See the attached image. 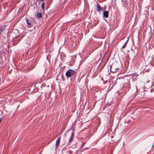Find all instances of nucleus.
Segmentation results:
<instances>
[{"label":"nucleus","instance_id":"17","mask_svg":"<svg viewBox=\"0 0 154 154\" xmlns=\"http://www.w3.org/2000/svg\"><path fill=\"white\" fill-rule=\"evenodd\" d=\"M2 120V119L1 118H0V122H1V121Z\"/></svg>","mask_w":154,"mask_h":154},{"label":"nucleus","instance_id":"2","mask_svg":"<svg viewBox=\"0 0 154 154\" xmlns=\"http://www.w3.org/2000/svg\"><path fill=\"white\" fill-rule=\"evenodd\" d=\"M72 131V133L71 136L70 137V138L69 140L68 144V145L70 144L72 142L74 138V129H73Z\"/></svg>","mask_w":154,"mask_h":154},{"label":"nucleus","instance_id":"11","mask_svg":"<svg viewBox=\"0 0 154 154\" xmlns=\"http://www.w3.org/2000/svg\"><path fill=\"white\" fill-rule=\"evenodd\" d=\"M61 79H63V81L65 80V79L64 78V76L63 74H62L61 75Z\"/></svg>","mask_w":154,"mask_h":154},{"label":"nucleus","instance_id":"9","mask_svg":"<svg viewBox=\"0 0 154 154\" xmlns=\"http://www.w3.org/2000/svg\"><path fill=\"white\" fill-rule=\"evenodd\" d=\"M41 6H42V9L44 11V9H45V3L44 2H43V3H42V4Z\"/></svg>","mask_w":154,"mask_h":154},{"label":"nucleus","instance_id":"20","mask_svg":"<svg viewBox=\"0 0 154 154\" xmlns=\"http://www.w3.org/2000/svg\"><path fill=\"white\" fill-rule=\"evenodd\" d=\"M41 88H42V86H41Z\"/></svg>","mask_w":154,"mask_h":154},{"label":"nucleus","instance_id":"12","mask_svg":"<svg viewBox=\"0 0 154 154\" xmlns=\"http://www.w3.org/2000/svg\"><path fill=\"white\" fill-rule=\"evenodd\" d=\"M3 31V27H0V32H2Z\"/></svg>","mask_w":154,"mask_h":154},{"label":"nucleus","instance_id":"1","mask_svg":"<svg viewBox=\"0 0 154 154\" xmlns=\"http://www.w3.org/2000/svg\"><path fill=\"white\" fill-rule=\"evenodd\" d=\"M77 72L76 69L73 70L69 69L66 72L65 75L67 79H68L71 77H75Z\"/></svg>","mask_w":154,"mask_h":154},{"label":"nucleus","instance_id":"14","mask_svg":"<svg viewBox=\"0 0 154 154\" xmlns=\"http://www.w3.org/2000/svg\"><path fill=\"white\" fill-rule=\"evenodd\" d=\"M150 70V69H147L146 70V71L147 72H149V70Z\"/></svg>","mask_w":154,"mask_h":154},{"label":"nucleus","instance_id":"15","mask_svg":"<svg viewBox=\"0 0 154 154\" xmlns=\"http://www.w3.org/2000/svg\"><path fill=\"white\" fill-rule=\"evenodd\" d=\"M75 78V77H72V79H71L72 80H74Z\"/></svg>","mask_w":154,"mask_h":154},{"label":"nucleus","instance_id":"10","mask_svg":"<svg viewBox=\"0 0 154 154\" xmlns=\"http://www.w3.org/2000/svg\"><path fill=\"white\" fill-rule=\"evenodd\" d=\"M126 46V43H125L122 46V49H124L125 48Z\"/></svg>","mask_w":154,"mask_h":154},{"label":"nucleus","instance_id":"8","mask_svg":"<svg viewBox=\"0 0 154 154\" xmlns=\"http://www.w3.org/2000/svg\"><path fill=\"white\" fill-rule=\"evenodd\" d=\"M101 10V7L100 5L98 4L97 5V11L99 12Z\"/></svg>","mask_w":154,"mask_h":154},{"label":"nucleus","instance_id":"5","mask_svg":"<svg viewBox=\"0 0 154 154\" xmlns=\"http://www.w3.org/2000/svg\"><path fill=\"white\" fill-rule=\"evenodd\" d=\"M38 63V60H35L33 63L32 66L31 67V69H32L35 66V65H37Z\"/></svg>","mask_w":154,"mask_h":154},{"label":"nucleus","instance_id":"21","mask_svg":"<svg viewBox=\"0 0 154 154\" xmlns=\"http://www.w3.org/2000/svg\"><path fill=\"white\" fill-rule=\"evenodd\" d=\"M41 0V1H44V0Z\"/></svg>","mask_w":154,"mask_h":154},{"label":"nucleus","instance_id":"19","mask_svg":"<svg viewBox=\"0 0 154 154\" xmlns=\"http://www.w3.org/2000/svg\"><path fill=\"white\" fill-rule=\"evenodd\" d=\"M154 146V143H153V146H152V147L153 146Z\"/></svg>","mask_w":154,"mask_h":154},{"label":"nucleus","instance_id":"6","mask_svg":"<svg viewBox=\"0 0 154 154\" xmlns=\"http://www.w3.org/2000/svg\"><path fill=\"white\" fill-rule=\"evenodd\" d=\"M26 22L27 24H28L27 26L28 28H30L32 27L31 23L29 22V20L27 19H26Z\"/></svg>","mask_w":154,"mask_h":154},{"label":"nucleus","instance_id":"16","mask_svg":"<svg viewBox=\"0 0 154 154\" xmlns=\"http://www.w3.org/2000/svg\"><path fill=\"white\" fill-rule=\"evenodd\" d=\"M128 39L127 41H126V42L125 43H126V44L128 43Z\"/></svg>","mask_w":154,"mask_h":154},{"label":"nucleus","instance_id":"7","mask_svg":"<svg viewBox=\"0 0 154 154\" xmlns=\"http://www.w3.org/2000/svg\"><path fill=\"white\" fill-rule=\"evenodd\" d=\"M37 14L36 16L38 18H40L42 17V14L41 13H39L38 12H37Z\"/></svg>","mask_w":154,"mask_h":154},{"label":"nucleus","instance_id":"18","mask_svg":"<svg viewBox=\"0 0 154 154\" xmlns=\"http://www.w3.org/2000/svg\"><path fill=\"white\" fill-rule=\"evenodd\" d=\"M97 23H95L94 25V26H96L97 25Z\"/></svg>","mask_w":154,"mask_h":154},{"label":"nucleus","instance_id":"3","mask_svg":"<svg viewBox=\"0 0 154 154\" xmlns=\"http://www.w3.org/2000/svg\"><path fill=\"white\" fill-rule=\"evenodd\" d=\"M61 139V137H58L56 140V149L59 145L60 144V140Z\"/></svg>","mask_w":154,"mask_h":154},{"label":"nucleus","instance_id":"13","mask_svg":"<svg viewBox=\"0 0 154 154\" xmlns=\"http://www.w3.org/2000/svg\"><path fill=\"white\" fill-rule=\"evenodd\" d=\"M154 91V89L152 88V89H151L150 91H151V92L152 93Z\"/></svg>","mask_w":154,"mask_h":154},{"label":"nucleus","instance_id":"4","mask_svg":"<svg viewBox=\"0 0 154 154\" xmlns=\"http://www.w3.org/2000/svg\"><path fill=\"white\" fill-rule=\"evenodd\" d=\"M109 16V12L107 11H105L103 13V17L107 18Z\"/></svg>","mask_w":154,"mask_h":154}]
</instances>
